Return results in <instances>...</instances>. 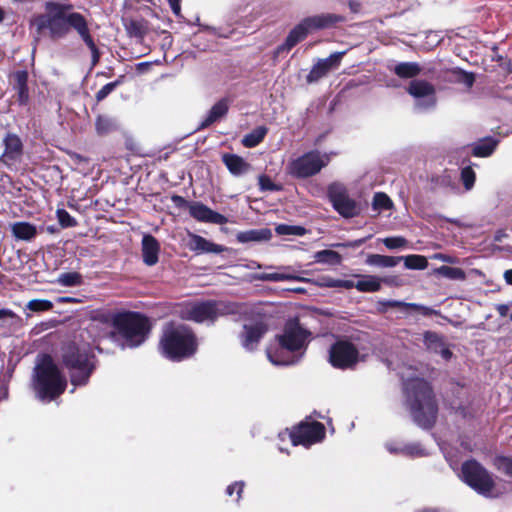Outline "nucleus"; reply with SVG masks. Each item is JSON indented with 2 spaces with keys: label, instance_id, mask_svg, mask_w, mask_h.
Segmentation results:
<instances>
[{
  "label": "nucleus",
  "instance_id": "nucleus-17",
  "mask_svg": "<svg viewBox=\"0 0 512 512\" xmlns=\"http://www.w3.org/2000/svg\"><path fill=\"white\" fill-rule=\"evenodd\" d=\"M266 332L267 326L263 322L244 324L243 330L239 334L242 347L246 351L255 350Z\"/></svg>",
  "mask_w": 512,
  "mask_h": 512
},
{
  "label": "nucleus",
  "instance_id": "nucleus-34",
  "mask_svg": "<svg viewBox=\"0 0 512 512\" xmlns=\"http://www.w3.org/2000/svg\"><path fill=\"white\" fill-rule=\"evenodd\" d=\"M314 259L318 263L330 265H339L342 262V256L333 250H321L315 253Z\"/></svg>",
  "mask_w": 512,
  "mask_h": 512
},
{
  "label": "nucleus",
  "instance_id": "nucleus-45",
  "mask_svg": "<svg viewBox=\"0 0 512 512\" xmlns=\"http://www.w3.org/2000/svg\"><path fill=\"white\" fill-rule=\"evenodd\" d=\"M26 307L31 311L40 312L50 310L53 304L49 300L33 299L27 303Z\"/></svg>",
  "mask_w": 512,
  "mask_h": 512
},
{
  "label": "nucleus",
  "instance_id": "nucleus-59",
  "mask_svg": "<svg viewBox=\"0 0 512 512\" xmlns=\"http://www.w3.org/2000/svg\"><path fill=\"white\" fill-rule=\"evenodd\" d=\"M504 279L507 284L512 285V269L506 270L504 272Z\"/></svg>",
  "mask_w": 512,
  "mask_h": 512
},
{
  "label": "nucleus",
  "instance_id": "nucleus-27",
  "mask_svg": "<svg viewBox=\"0 0 512 512\" xmlns=\"http://www.w3.org/2000/svg\"><path fill=\"white\" fill-rule=\"evenodd\" d=\"M499 140L488 136L471 144L472 154L475 157H489L497 148Z\"/></svg>",
  "mask_w": 512,
  "mask_h": 512
},
{
  "label": "nucleus",
  "instance_id": "nucleus-26",
  "mask_svg": "<svg viewBox=\"0 0 512 512\" xmlns=\"http://www.w3.org/2000/svg\"><path fill=\"white\" fill-rule=\"evenodd\" d=\"M10 231L16 240L22 241H31L38 233L37 227L26 221L12 223L10 225Z\"/></svg>",
  "mask_w": 512,
  "mask_h": 512
},
{
  "label": "nucleus",
  "instance_id": "nucleus-57",
  "mask_svg": "<svg viewBox=\"0 0 512 512\" xmlns=\"http://www.w3.org/2000/svg\"><path fill=\"white\" fill-rule=\"evenodd\" d=\"M474 75L471 73H465L463 77V82L468 86L471 87L474 83Z\"/></svg>",
  "mask_w": 512,
  "mask_h": 512
},
{
  "label": "nucleus",
  "instance_id": "nucleus-63",
  "mask_svg": "<svg viewBox=\"0 0 512 512\" xmlns=\"http://www.w3.org/2000/svg\"><path fill=\"white\" fill-rule=\"evenodd\" d=\"M4 16H5V13H4V11L0 8V23L4 20Z\"/></svg>",
  "mask_w": 512,
  "mask_h": 512
},
{
  "label": "nucleus",
  "instance_id": "nucleus-61",
  "mask_svg": "<svg viewBox=\"0 0 512 512\" xmlns=\"http://www.w3.org/2000/svg\"><path fill=\"white\" fill-rule=\"evenodd\" d=\"M16 4H29L34 2L35 0H12Z\"/></svg>",
  "mask_w": 512,
  "mask_h": 512
},
{
  "label": "nucleus",
  "instance_id": "nucleus-42",
  "mask_svg": "<svg viewBox=\"0 0 512 512\" xmlns=\"http://www.w3.org/2000/svg\"><path fill=\"white\" fill-rule=\"evenodd\" d=\"M278 235H296L302 236L305 234V228L301 226H292L286 224H280L275 228Z\"/></svg>",
  "mask_w": 512,
  "mask_h": 512
},
{
  "label": "nucleus",
  "instance_id": "nucleus-46",
  "mask_svg": "<svg viewBox=\"0 0 512 512\" xmlns=\"http://www.w3.org/2000/svg\"><path fill=\"white\" fill-rule=\"evenodd\" d=\"M476 175L474 170L470 167H464L461 171V180L466 190H471L474 186Z\"/></svg>",
  "mask_w": 512,
  "mask_h": 512
},
{
  "label": "nucleus",
  "instance_id": "nucleus-22",
  "mask_svg": "<svg viewBox=\"0 0 512 512\" xmlns=\"http://www.w3.org/2000/svg\"><path fill=\"white\" fill-rule=\"evenodd\" d=\"M12 86L17 93V101L20 105H27L30 99L28 88V72L18 70L12 74Z\"/></svg>",
  "mask_w": 512,
  "mask_h": 512
},
{
  "label": "nucleus",
  "instance_id": "nucleus-8",
  "mask_svg": "<svg viewBox=\"0 0 512 512\" xmlns=\"http://www.w3.org/2000/svg\"><path fill=\"white\" fill-rule=\"evenodd\" d=\"M343 21L344 17L332 13H323L306 17L290 31L285 43L279 47V50L288 51L298 42L303 40L311 31L331 28Z\"/></svg>",
  "mask_w": 512,
  "mask_h": 512
},
{
  "label": "nucleus",
  "instance_id": "nucleus-29",
  "mask_svg": "<svg viewBox=\"0 0 512 512\" xmlns=\"http://www.w3.org/2000/svg\"><path fill=\"white\" fill-rule=\"evenodd\" d=\"M421 70L420 65L416 62H400L393 68V72L403 79L416 77L421 73Z\"/></svg>",
  "mask_w": 512,
  "mask_h": 512
},
{
  "label": "nucleus",
  "instance_id": "nucleus-30",
  "mask_svg": "<svg viewBox=\"0 0 512 512\" xmlns=\"http://www.w3.org/2000/svg\"><path fill=\"white\" fill-rule=\"evenodd\" d=\"M268 133V128L266 126H258L255 129H253L250 133L246 134L242 138V144L243 146L247 148H253L256 147L258 144H260L265 136Z\"/></svg>",
  "mask_w": 512,
  "mask_h": 512
},
{
  "label": "nucleus",
  "instance_id": "nucleus-64",
  "mask_svg": "<svg viewBox=\"0 0 512 512\" xmlns=\"http://www.w3.org/2000/svg\"><path fill=\"white\" fill-rule=\"evenodd\" d=\"M205 29L210 31V32H212V33H214V34H216V29L215 28L206 26Z\"/></svg>",
  "mask_w": 512,
  "mask_h": 512
},
{
  "label": "nucleus",
  "instance_id": "nucleus-32",
  "mask_svg": "<svg viewBox=\"0 0 512 512\" xmlns=\"http://www.w3.org/2000/svg\"><path fill=\"white\" fill-rule=\"evenodd\" d=\"M119 127L118 122L115 118L105 115L97 117L95 122V128L98 134L104 135L112 131L117 130Z\"/></svg>",
  "mask_w": 512,
  "mask_h": 512
},
{
  "label": "nucleus",
  "instance_id": "nucleus-3",
  "mask_svg": "<svg viewBox=\"0 0 512 512\" xmlns=\"http://www.w3.org/2000/svg\"><path fill=\"white\" fill-rule=\"evenodd\" d=\"M311 333L297 320H289L282 335L276 336L266 349L269 361L274 365H293L300 361L310 342Z\"/></svg>",
  "mask_w": 512,
  "mask_h": 512
},
{
  "label": "nucleus",
  "instance_id": "nucleus-41",
  "mask_svg": "<svg viewBox=\"0 0 512 512\" xmlns=\"http://www.w3.org/2000/svg\"><path fill=\"white\" fill-rule=\"evenodd\" d=\"M387 305L391 307H404V308H412L415 310L420 311L423 315H430L432 314L433 310L429 307L416 304V303H406L403 301H397V300H390L387 302Z\"/></svg>",
  "mask_w": 512,
  "mask_h": 512
},
{
  "label": "nucleus",
  "instance_id": "nucleus-38",
  "mask_svg": "<svg viewBox=\"0 0 512 512\" xmlns=\"http://www.w3.org/2000/svg\"><path fill=\"white\" fill-rule=\"evenodd\" d=\"M428 453L426 450L420 445V443H405L401 447V455L408 457H423Z\"/></svg>",
  "mask_w": 512,
  "mask_h": 512
},
{
  "label": "nucleus",
  "instance_id": "nucleus-5",
  "mask_svg": "<svg viewBox=\"0 0 512 512\" xmlns=\"http://www.w3.org/2000/svg\"><path fill=\"white\" fill-rule=\"evenodd\" d=\"M61 360L75 387L86 385L97 366L93 349L87 343L66 344L61 351Z\"/></svg>",
  "mask_w": 512,
  "mask_h": 512
},
{
  "label": "nucleus",
  "instance_id": "nucleus-31",
  "mask_svg": "<svg viewBox=\"0 0 512 512\" xmlns=\"http://www.w3.org/2000/svg\"><path fill=\"white\" fill-rule=\"evenodd\" d=\"M400 261H402V257H394L380 254H371L366 259V263L368 265L377 267H394Z\"/></svg>",
  "mask_w": 512,
  "mask_h": 512
},
{
  "label": "nucleus",
  "instance_id": "nucleus-53",
  "mask_svg": "<svg viewBox=\"0 0 512 512\" xmlns=\"http://www.w3.org/2000/svg\"><path fill=\"white\" fill-rule=\"evenodd\" d=\"M403 446V443H396V442H387L385 444L386 449L391 454H401V447Z\"/></svg>",
  "mask_w": 512,
  "mask_h": 512
},
{
  "label": "nucleus",
  "instance_id": "nucleus-16",
  "mask_svg": "<svg viewBox=\"0 0 512 512\" xmlns=\"http://www.w3.org/2000/svg\"><path fill=\"white\" fill-rule=\"evenodd\" d=\"M4 151L0 160L7 167H13L20 163L23 156V143L20 137L14 133H8L3 138Z\"/></svg>",
  "mask_w": 512,
  "mask_h": 512
},
{
  "label": "nucleus",
  "instance_id": "nucleus-6",
  "mask_svg": "<svg viewBox=\"0 0 512 512\" xmlns=\"http://www.w3.org/2000/svg\"><path fill=\"white\" fill-rule=\"evenodd\" d=\"M198 343L193 331L185 324L170 322L162 330L159 348L162 355L172 361L189 358L197 351Z\"/></svg>",
  "mask_w": 512,
  "mask_h": 512
},
{
  "label": "nucleus",
  "instance_id": "nucleus-36",
  "mask_svg": "<svg viewBox=\"0 0 512 512\" xmlns=\"http://www.w3.org/2000/svg\"><path fill=\"white\" fill-rule=\"evenodd\" d=\"M20 318L10 309H0V329H11L18 325Z\"/></svg>",
  "mask_w": 512,
  "mask_h": 512
},
{
  "label": "nucleus",
  "instance_id": "nucleus-37",
  "mask_svg": "<svg viewBox=\"0 0 512 512\" xmlns=\"http://www.w3.org/2000/svg\"><path fill=\"white\" fill-rule=\"evenodd\" d=\"M57 282L64 287L79 286L82 283V276L77 272H66L58 276Z\"/></svg>",
  "mask_w": 512,
  "mask_h": 512
},
{
  "label": "nucleus",
  "instance_id": "nucleus-4",
  "mask_svg": "<svg viewBox=\"0 0 512 512\" xmlns=\"http://www.w3.org/2000/svg\"><path fill=\"white\" fill-rule=\"evenodd\" d=\"M67 380L50 355L37 357L32 375V388L36 397L50 402L59 397L66 389Z\"/></svg>",
  "mask_w": 512,
  "mask_h": 512
},
{
  "label": "nucleus",
  "instance_id": "nucleus-1",
  "mask_svg": "<svg viewBox=\"0 0 512 512\" xmlns=\"http://www.w3.org/2000/svg\"><path fill=\"white\" fill-rule=\"evenodd\" d=\"M44 9L45 13L33 21L37 33L42 34L47 30L51 39L59 40L65 38L71 29L75 30L90 49L92 63L95 65L100 59V53L90 34L86 18L81 13L74 12V6L66 0L46 1Z\"/></svg>",
  "mask_w": 512,
  "mask_h": 512
},
{
  "label": "nucleus",
  "instance_id": "nucleus-12",
  "mask_svg": "<svg viewBox=\"0 0 512 512\" xmlns=\"http://www.w3.org/2000/svg\"><path fill=\"white\" fill-rule=\"evenodd\" d=\"M363 359L360 350L348 340L336 341L329 350V362L336 368H352Z\"/></svg>",
  "mask_w": 512,
  "mask_h": 512
},
{
  "label": "nucleus",
  "instance_id": "nucleus-20",
  "mask_svg": "<svg viewBox=\"0 0 512 512\" xmlns=\"http://www.w3.org/2000/svg\"><path fill=\"white\" fill-rule=\"evenodd\" d=\"M423 343L427 351L439 354L445 361L450 360L453 356V353L445 343L444 338L435 332H424Z\"/></svg>",
  "mask_w": 512,
  "mask_h": 512
},
{
  "label": "nucleus",
  "instance_id": "nucleus-19",
  "mask_svg": "<svg viewBox=\"0 0 512 512\" xmlns=\"http://www.w3.org/2000/svg\"><path fill=\"white\" fill-rule=\"evenodd\" d=\"M188 209L191 217L199 222L213 223L218 225H223L228 222V219L224 215L213 211L201 202H192L188 204Z\"/></svg>",
  "mask_w": 512,
  "mask_h": 512
},
{
  "label": "nucleus",
  "instance_id": "nucleus-25",
  "mask_svg": "<svg viewBox=\"0 0 512 512\" xmlns=\"http://www.w3.org/2000/svg\"><path fill=\"white\" fill-rule=\"evenodd\" d=\"M229 110V101L227 98L220 99L209 110L207 116L202 120L199 129H205L224 117Z\"/></svg>",
  "mask_w": 512,
  "mask_h": 512
},
{
  "label": "nucleus",
  "instance_id": "nucleus-60",
  "mask_svg": "<svg viewBox=\"0 0 512 512\" xmlns=\"http://www.w3.org/2000/svg\"><path fill=\"white\" fill-rule=\"evenodd\" d=\"M417 512H442V511L439 508L425 507V508L419 509Z\"/></svg>",
  "mask_w": 512,
  "mask_h": 512
},
{
  "label": "nucleus",
  "instance_id": "nucleus-51",
  "mask_svg": "<svg viewBox=\"0 0 512 512\" xmlns=\"http://www.w3.org/2000/svg\"><path fill=\"white\" fill-rule=\"evenodd\" d=\"M259 186H260V189L264 190V191H274V190H277V186L267 176H260L259 177Z\"/></svg>",
  "mask_w": 512,
  "mask_h": 512
},
{
  "label": "nucleus",
  "instance_id": "nucleus-23",
  "mask_svg": "<svg viewBox=\"0 0 512 512\" xmlns=\"http://www.w3.org/2000/svg\"><path fill=\"white\" fill-rule=\"evenodd\" d=\"M160 246L155 237L146 234L142 238V257L145 264L153 266L158 262Z\"/></svg>",
  "mask_w": 512,
  "mask_h": 512
},
{
  "label": "nucleus",
  "instance_id": "nucleus-24",
  "mask_svg": "<svg viewBox=\"0 0 512 512\" xmlns=\"http://www.w3.org/2000/svg\"><path fill=\"white\" fill-rule=\"evenodd\" d=\"M222 161L229 172L236 177L248 173L251 169L250 164L236 154H223Z\"/></svg>",
  "mask_w": 512,
  "mask_h": 512
},
{
  "label": "nucleus",
  "instance_id": "nucleus-14",
  "mask_svg": "<svg viewBox=\"0 0 512 512\" xmlns=\"http://www.w3.org/2000/svg\"><path fill=\"white\" fill-rule=\"evenodd\" d=\"M407 92L414 98L417 111L426 112L436 107V89L430 82L419 79L412 80L407 87Z\"/></svg>",
  "mask_w": 512,
  "mask_h": 512
},
{
  "label": "nucleus",
  "instance_id": "nucleus-13",
  "mask_svg": "<svg viewBox=\"0 0 512 512\" xmlns=\"http://www.w3.org/2000/svg\"><path fill=\"white\" fill-rule=\"evenodd\" d=\"M285 435L290 438L293 446L303 445L309 447L324 438L325 427L320 422L303 421L290 432L280 434L281 437Z\"/></svg>",
  "mask_w": 512,
  "mask_h": 512
},
{
  "label": "nucleus",
  "instance_id": "nucleus-50",
  "mask_svg": "<svg viewBox=\"0 0 512 512\" xmlns=\"http://www.w3.org/2000/svg\"><path fill=\"white\" fill-rule=\"evenodd\" d=\"M244 486H245V483L243 481H236V482L230 484L226 488V494L228 496H232L233 493L236 492L237 493V502H239L242 497V492H243Z\"/></svg>",
  "mask_w": 512,
  "mask_h": 512
},
{
  "label": "nucleus",
  "instance_id": "nucleus-33",
  "mask_svg": "<svg viewBox=\"0 0 512 512\" xmlns=\"http://www.w3.org/2000/svg\"><path fill=\"white\" fill-rule=\"evenodd\" d=\"M355 288L360 292H376L381 288V279L373 276H364L361 280L356 282Z\"/></svg>",
  "mask_w": 512,
  "mask_h": 512
},
{
  "label": "nucleus",
  "instance_id": "nucleus-7",
  "mask_svg": "<svg viewBox=\"0 0 512 512\" xmlns=\"http://www.w3.org/2000/svg\"><path fill=\"white\" fill-rule=\"evenodd\" d=\"M113 325L121 339L122 349L140 346L150 330L148 319L139 313L117 314L113 318Z\"/></svg>",
  "mask_w": 512,
  "mask_h": 512
},
{
  "label": "nucleus",
  "instance_id": "nucleus-44",
  "mask_svg": "<svg viewBox=\"0 0 512 512\" xmlns=\"http://www.w3.org/2000/svg\"><path fill=\"white\" fill-rule=\"evenodd\" d=\"M57 219L61 227H75L77 225V221L74 217H72L66 210L58 209L56 211Z\"/></svg>",
  "mask_w": 512,
  "mask_h": 512
},
{
  "label": "nucleus",
  "instance_id": "nucleus-35",
  "mask_svg": "<svg viewBox=\"0 0 512 512\" xmlns=\"http://www.w3.org/2000/svg\"><path fill=\"white\" fill-rule=\"evenodd\" d=\"M401 257L407 269L424 270L428 267V261L425 256L413 254Z\"/></svg>",
  "mask_w": 512,
  "mask_h": 512
},
{
  "label": "nucleus",
  "instance_id": "nucleus-54",
  "mask_svg": "<svg viewBox=\"0 0 512 512\" xmlns=\"http://www.w3.org/2000/svg\"><path fill=\"white\" fill-rule=\"evenodd\" d=\"M434 258L436 260H439V261H442L445 263H449V264L457 263V259L455 257L447 255V254L438 253V254L434 255Z\"/></svg>",
  "mask_w": 512,
  "mask_h": 512
},
{
  "label": "nucleus",
  "instance_id": "nucleus-62",
  "mask_svg": "<svg viewBox=\"0 0 512 512\" xmlns=\"http://www.w3.org/2000/svg\"><path fill=\"white\" fill-rule=\"evenodd\" d=\"M173 201L175 203H186V201L181 196H174Z\"/></svg>",
  "mask_w": 512,
  "mask_h": 512
},
{
  "label": "nucleus",
  "instance_id": "nucleus-52",
  "mask_svg": "<svg viewBox=\"0 0 512 512\" xmlns=\"http://www.w3.org/2000/svg\"><path fill=\"white\" fill-rule=\"evenodd\" d=\"M320 285L329 288H338L339 279H335L330 276H324L320 279Z\"/></svg>",
  "mask_w": 512,
  "mask_h": 512
},
{
  "label": "nucleus",
  "instance_id": "nucleus-56",
  "mask_svg": "<svg viewBox=\"0 0 512 512\" xmlns=\"http://www.w3.org/2000/svg\"><path fill=\"white\" fill-rule=\"evenodd\" d=\"M355 284L351 280H341L339 279V287L338 288H345V289H352L355 288Z\"/></svg>",
  "mask_w": 512,
  "mask_h": 512
},
{
  "label": "nucleus",
  "instance_id": "nucleus-9",
  "mask_svg": "<svg viewBox=\"0 0 512 512\" xmlns=\"http://www.w3.org/2000/svg\"><path fill=\"white\" fill-rule=\"evenodd\" d=\"M233 312L230 304L221 301H205L183 306L180 316L198 323L214 322L219 316Z\"/></svg>",
  "mask_w": 512,
  "mask_h": 512
},
{
  "label": "nucleus",
  "instance_id": "nucleus-39",
  "mask_svg": "<svg viewBox=\"0 0 512 512\" xmlns=\"http://www.w3.org/2000/svg\"><path fill=\"white\" fill-rule=\"evenodd\" d=\"M437 273L445 278L453 280H464L466 278L465 272L461 268L441 266L437 269Z\"/></svg>",
  "mask_w": 512,
  "mask_h": 512
},
{
  "label": "nucleus",
  "instance_id": "nucleus-10",
  "mask_svg": "<svg viewBox=\"0 0 512 512\" xmlns=\"http://www.w3.org/2000/svg\"><path fill=\"white\" fill-rule=\"evenodd\" d=\"M461 473L463 481L476 492L487 497L493 495V478L480 463L475 460L464 462Z\"/></svg>",
  "mask_w": 512,
  "mask_h": 512
},
{
  "label": "nucleus",
  "instance_id": "nucleus-43",
  "mask_svg": "<svg viewBox=\"0 0 512 512\" xmlns=\"http://www.w3.org/2000/svg\"><path fill=\"white\" fill-rule=\"evenodd\" d=\"M495 466L496 468L506 474L507 476L512 477V457L506 456H498L495 458Z\"/></svg>",
  "mask_w": 512,
  "mask_h": 512
},
{
  "label": "nucleus",
  "instance_id": "nucleus-58",
  "mask_svg": "<svg viewBox=\"0 0 512 512\" xmlns=\"http://www.w3.org/2000/svg\"><path fill=\"white\" fill-rule=\"evenodd\" d=\"M497 311L500 316L505 317L509 311V307L505 304H500L497 306Z\"/></svg>",
  "mask_w": 512,
  "mask_h": 512
},
{
  "label": "nucleus",
  "instance_id": "nucleus-47",
  "mask_svg": "<svg viewBox=\"0 0 512 512\" xmlns=\"http://www.w3.org/2000/svg\"><path fill=\"white\" fill-rule=\"evenodd\" d=\"M383 243L388 249L393 250V249H399V248L406 246L407 240L403 237L395 236V237L384 238Z\"/></svg>",
  "mask_w": 512,
  "mask_h": 512
},
{
  "label": "nucleus",
  "instance_id": "nucleus-40",
  "mask_svg": "<svg viewBox=\"0 0 512 512\" xmlns=\"http://www.w3.org/2000/svg\"><path fill=\"white\" fill-rule=\"evenodd\" d=\"M392 205L393 203L391 199L385 193L378 192L373 197L372 206L374 210H388L392 207Z\"/></svg>",
  "mask_w": 512,
  "mask_h": 512
},
{
  "label": "nucleus",
  "instance_id": "nucleus-48",
  "mask_svg": "<svg viewBox=\"0 0 512 512\" xmlns=\"http://www.w3.org/2000/svg\"><path fill=\"white\" fill-rule=\"evenodd\" d=\"M259 278L264 281L279 282L285 280H292L294 279V276L285 273H264Z\"/></svg>",
  "mask_w": 512,
  "mask_h": 512
},
{
  "label": "nucleus",
  "instance_id": "nucleus-21",
  "mask_svg": "<svg viewBox=\"0 0 512 512\" xmlns=\"http://www.w3.org/2000/svg\"><path fill=\"white\" fill-rule=\"evenodd\" d=\"M187 246L196 254H220L226 250L224 246L213 243L194 233H189Z\"/></svg>",
  "mask_w": 512,
  "mask_h": 512
},
{
  "label": "nucleus",
  "instance_id": "nucleus-11",
  "mask_svg": "<svg viewBox=\"0 0 512 512\" xmlns=\"http://www.w3.org/2000/svg\"><path fill=\"white\" fill-rule=\"evenodd\" d=\"M330 161L327 153L309 151L289 164V173L298 178H306L320 172Z\"/></svg>",
  "mask_w": 512,
  "mask_h": 512
},
{
  "label": "nucleus",
  "instance_id": "nucleus-18",
  "mask_svg": "<svg viewBox=\"0 0 512 512\" xmlns=\"http://www.w3.org/2000/svg\"><path fill=\"white\" fill-rule=\"evenodd\" d=\"M345 52H335L325 59H318L307 75L308 83H315L325 77L331 70L337 69Z\"/></svg>",
  "mask_w": 512,
  "mask_h": 512
},
{
  "label": "nucleus",
  "instance_id": "nucleus-2",
  "mask_svg": "<svg viewBox=\"0 0 512 512\" xmlns=\"http://www.w3.org/2000/svg\"><path fill=\"white\" fill-rule=\"evenodd\" d=\"M405 404L414 422L421 428H431L437 417L438 407L428 382L413 377L410 369L401 373Z\"/></svg>",
  "mask_w": 512,
  "mask_h": 512
},
{
  "label": "nucleus",
  "instance_id": "nucleus-28",
  "mask_svg": "<svg viewBox=\"0 0 512 512\" xmlns=\"http://www.w3.org/2000/svg\"><path fill=\"white\" fill-rule=\"evenodd\" d=\"M271 237L272 233L269 229H254L240 232L237 234V240L240 243L267 241Z\"/></svg>",
  "mask_w": 512,
  "mask_h": 512
},
{
  "label": "nucleus",
  "instance_id": "nucleus-49",
  "mask_svg": "<svg viewBox=\"0 0 512 512\" xmlns=\"http://www.w3.org/2000/svg\"><path fill=\"white\" fill-rule=\"evenodd\" d=\"M120 84L119 80L114 82H109L105 84L96 94V99L98 101L104 100L118 85Z\"/></svg>",
  "mask_w": 512,
  "mask_h": 512
},
{
  "label": "nucleus",
  "instance_id": "nucleus-55",
  "mask_svg": "<svg viewBox=\"0 0 512 512\" xmlns=\"http://www.w3.org/2000/svg\"><path fill=\"white\" fill-rule=\"evenodd\" d=\"M181 0H168V3L170 5V8L172 12L175 14V16H180L181 14Z\"/></svg>",
  "mask_w": 512,
  "mask_h": 512
},
{
  "label": "nucleus",
  "instance_id": "nucleus-15",
  "mask_svg": "<svg viewBox=\"0 0 512 512\" xmlns=\"http://www.w3.org/2000/svg\"><path fill=\"white\" fill-rule=\"evenodd\" d=\"M328 197L333 208L343 217L352 218L359 213L358 206L347 194L346 188L339 183H332L328 187Z\"/></svg>",
  "mask_w": 512,
  "mask_h": 512
}]
</instances>
